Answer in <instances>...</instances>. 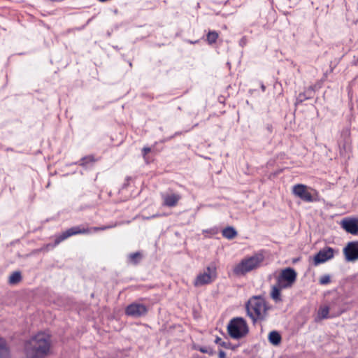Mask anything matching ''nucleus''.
<instances>
[{
    "instance_id": "1",
    "label": "nucleus",
    "mask_w": 358,
    "mask_h": 358,
    "mask_svg": "<svg viewBox=\"0 0 358 358\" xmlns=\"http://www.w3.org/2000/svg\"><path fill=\"white\" fill-rule=\"evenodd\" d=\"M51 347L48 334L40 332L31 338L24 345L27 358H45Z\"/></svg>"
},
{
    "instance_id": "2",
    "label": "nucleus",
    "mask_w": 358,
    "mask_h": 358,
    "mask_svg": "<svg viewBox=\"0 0 358 358\" xmlns=\"http://www.w3.org/2000/svg\"><path fill=\"white\" fill-rule=\"evenodd\" d=\"M247 315L254 323L257 321H265L268 316V310L271 308L264 297L260 296H252L246 303Z\"/></svg>"
},
{
    "instance_id": "3",
    "label": "nucleus",
    "mask_w": 358,
    "mask_h": 358,
    "mask_svg": "<svg viewBox=\"0 0 358 358\" xmlns=\"http://www.w3.org/2000/svg\"><path fill=\"white\" fill-rule=\"evenodd\" d=\"M264 255L257 252L250 257L243 259L234 268L233 272L236 275H244L246 273L259 268L264 261Z\"/></svg>"
},
{
    "instance_id": "4",
    "label": "nucleus",
    "mask_w": 358,
    "mask_h": 358,
    "mask_svg": "<svg viewBox=\"0 0 358 358\" xmlns=\"http://www.w3.org/2000/svg\"><path fill=\"white\" fill-rule=\"evenodd\" d=\"M116 225L117 224H115L113 225L109 224L103 225L100 227H94L90 228L85 227L83 225L74 226L62 232L61 234L56 235L54 245H59L61 242L64 241V240L67 239L68 238L72 236L83 234H90L92 232H96L99 231H104L115 227Z\"/></svg>"
},
{
    "instance_id": "5",
    "label": "nucleus",
    "mask_w": 358,
    "mask_h": 358,
    "mask_svg": "<svg viewBox=\"0 0 358 358\" xmlns=\"http://www.w3.org/2000/svg\"><path fill=\"white\" fill-rule=\"evenodd\" d=\"M229 335L234 339H240L245 336L249 328L246 320L241 317L231 319L227 325Z\"/></svg>"
},
{
    "instance_id": "6",
    "label": "nucleus",
    "mask_w": 358,
    "mask_h": 358,
    "mask_svg": "<svg viewBox=\"0 0 358 358\" xmlns=\"http://www.w3.org/2000/svg\"><path fill=\"white\" fill-rule=\"evenodd\" d=\"M292 193L305 202L313 203L320 201L318 192L303 184L295 185L292 188Z\"/></svg>"
},
{
    "instance_id": "7",
    "label": "nucleus",
    "mask_w": 358,
    "mask_h": 358,
    "mask_svg": "<svg viewBox=\"0 0 358 358\" xmlns=\"http://www.w3.org/2000/svg\"><path fill=\"white\" fill-rule=\"evenodd\" d=\"M217 278V266L214 262H211L204 269L203 273L197 275L194 281L195 287H200L210 284Z\"/></svg>"
},
{
    "instance_id": "8",
    "label": "nucleus",
    "mask_w": 358,
    "mask_h": 358,
    "mask_svg": "<svg viewBox=\"0 0 358 358\" xmlns=\"http://www.w3.org/2000/svg\"><path fill=\"white\" fill-rule=\"evenodd\" d=\"M297 273L291 267L282 269L276 277L277 284L282 288H290L296 280Z\"/></svg>"
},
{
    "instance_id": "9",
    "label": "nucleus",
    "mask_w": 358,
    "mask_h": 358,
    "mask_svg": "<svg viewBox=\"0 0 358 358\" xmlns=\"http://www.w3.org/2000/svg\"><path fill=\"white\" fill-rule=\"evenodd\" d=\"M148 311V309L145 305L137 302L130 303L125 308V314L134 318L144 317Z\"/></svg>"
},
{
    "instance_id": "10",
    "label": "nucleus",
    "mask_w": 358,
    "mask_h": 358,
    "mask_svg": "<svg viewBox=\"0 0 358 358\" xmlns=\"http://www.w3.org/2000/svg\"><path fill=\"white\" fill-rule=\"evenodd\" d=\"M345 260L347 262H354L358 259V241H352L343 249Z\"/></svg>"
},
{
    "instance_id": "11",
    "label": "nucleus",
    "mask_w": 358,
    "mask_h": 358,
    "mask_svg": "<svg viewBox=\"0 0 358 358\" xmlns=\"http://www.w3.org/2000/svg\"><path fill=\"white\" fill-rule=\"evenodd\" d=\"M334 250L330 247H326L320 250L314 257L315 265L324 263L334 257Z\"/></svg>"
},
{
    "instance_id": "12",
    "label": "nucleus",
    "mask_w": 358,
    "mask_h": 358,
    "mask_svg": "<svg viewBox=\"0 0 358 358\" xmlns=\"http://www.w3.org/2000/svg\"><path fill=\"white\" fill-rule=\"evenodd\" d=\"M181 198V195L178 193L171 192L162 194L163 206L170 208L175 207Z\"/></svg>"
},
{
    "instance_id": "13",
    "label": "nucleus",
    "mask_w": 358,
    "mask_h": 358,
    "mask_svg": "<svg viewBox=\"0 0 358 358\" xmlns=\"http://www.w3.org/2000/svg\"><path fill=\"white\" fill-rule=\"evenodd\" d=\"M342 227L348 233L356 235L358 234V219H344L341 223Z\"/></svg>"
},
{
    "instance_id": "14",
    "label": "nucleus",
    "mask_w": 358,
    "mask_h": 358,
    "mask_svg": "<svg viewBox=\"0 0 358 358\" xmlns=\"http://www.w3.org/2000/svg\"><path fill=\"white\" fill-rule=\"evenodd\" d=\"M315 92V87L310 86L303 92L298 94L296 99V105L303 103L304 101L310 99L313 97Z\"/></svg>"
},
{
    "instance_id": "15",
    "label": "nucleus",
    "mask_w": 358,
    "mask_h": 358,
    "mask_svg": "<svg viewBox=\"0 0 358 358\" xmlns=\"http://www.w3.org/2000/svg\"><path fill=\"white\" fill-rule=\"evenodd\" d=\"M10 348L5 338L0 336V358H10Z\"/></svg>"
},
{
    "instance_id": "16",
    "label": "nucleus",
    "mask_w": 358,
    "mask_h": 358,
    "mask_svg": "<svg viewBox=\"0 0 358 358\" xmlns=\"http://www.w3.org/2000/svg\"><path fill=\"white\" fill-rule=\"evenodd\" d=\"M96 162V159L94 158L93 155H88L83 157L80 162H76V164H79L80 166L85 168L90 169L92 168L94 163Z\"/></svg>"
},
{
    "instance_id": "17",
    "label": "nucleus",
    "mask_w": 358,
    "mask_h": 358,
    "mask_svg": "<svg viewBox=\"0 0 358 358\" xmlns=\"http://www.w3.org/2000/svg\"><path fill=\"white\" fill-rule=\"evenodd\" d=\"M329 317V307L327 306H321L318 308L315 321L317 322Z\"/></svg>"
},
{
    "instance_id": "18",
    "label": "nucleus",
    "mask_w": 358,
    "mask_h": 358,
    "mask_svg": "<svg viewBox=\"0 0 358 358\" xmlns=\"http://www.w3.org/2000/svg\"><path fill=\"white\" fill-rule=\"evenodd\" d=\"M285 289V288L280 287L278 284L272 287L271 296L275 303L281 302L282 301L280 291L281 289Z\"/></svg>"
},
{
    "instance_id": "19",
    "label": "nucleus",
    "mask_w": 358,
    "mask_h": 358,
    "mask_svg": "<svg viewBox=\"0 0 358 358\" xmlns=\"http://www.w3.org/2000/svg\"><path fill=\"white\" fill-rule=\"evenodd\" d=\"M268 339L271 344L278 345L280 343L282 337L278 331H272L269 333Z\"/></svg>"
},
{
    "instance_id": "20",
    "label": "nucleus",
    "mask_w": 358,
    "mask_h": 358,
    "mask_svg": "<svg viewBox=\"0 0 358 358\" xmlns=\"http://www.w3.org/2000/svg\"><path fill=\"white\" fill-rule=\"evenodd\" d=\"M222 236L231 240L237 236V231L233 227H227L222 231Z\"/></svg>"
},
{
    "instance_id": "21",
    "label": "nucleus",
    "mask_w": 358,
    "mask_h": 358,
    "mask_svg": "<svg viewBox=\"0 0 358 358\" xmlns=\"http://www.w3.org/2000/svg\"><path fill=\"white\" fill-rule=\"evenodd\" d=\"M142 254L140 252H136L134 253H131L128 256L129 262L134 265L138 264L141 260L142 259Z\"/></svg>"
},
{
    "instance_id": "22",
    "label": "nucleus",
    "mask_w": 358,
    "mask_h": 358,
    "mask_svg": "<svg viewBox=\"0 0 358 358\" xmlns=\"http://www.w3.org/2000/svg\"><path fill=\"white\" fill-rule=\"evenodd\" d=\"M218 38V33L215 31H210L207 36L206 40L210 45L214 44Z\"/></svg>"
},
{
    "instance_id": "23",
    "label": "nucleus",
    "mask_w": 358,
    "mask_h": 358,
    "mask_svg": "<svg viewBox=\"0 0 358 358\" xmlns=\"http://www.w3.org/2000/svg\"><path fill=\"white\" fill-rule=\"evenodd\" d=\"M194 348L202 353L208 354L210 356L213 355L215 353V352L210 347L208 346L197 345L194 346Z\"/></svg>"
},
{
    "instance_id": "24",
    "label": "nucleus",
    "mask_w": 358,
    "mask_h": 358,
    "mask_svg": "<svg viewBox=\"0 0 358 358\" xmlns=\"http://www.w3.org/2000/svg\"><path fill=\"white\" fill-rule=\"evenodd\" d=\"M22 275L20 271H15L13 272L10 278H9V282L10 284H16L19 282L21 280Z\"/></svg>"
},
{
    "instance_id": "25",
    "label": "nucleus",
    "mask_w": 358,
    "mask_h": 358,
    "mask_svg": "<svg viewBox=\"0 0 358 358\" xmlns=\"http://www.w3.org/2000/svg\"><path fill=\"white\" fill-rule=\"evenodd\" d=\"M215 343L222 348H224L226 349H233L231 343L229 341H223L221 338L217 337Z\"/></svg>"
},
{
    "instance_id": "26",
    "label": "nucleus",
    "mask_w": 358,
    "mask_h": 358,
    "mask_svg": "<svg viewBox=\"0 0 358 358\" xmlns=\"http://www.w3.org/2000/svg\"><path fill=\"white\" fill-rule=\"evenodd\" d=\"M331 282L330 276L329 275H324L320 278V284L327 285Z\"/></svg>"
},
{
    "instance_id": "27",
    "label": "nucleus",
    "mask_w": 358,
    "mask_h": 358,
    "mask_svg": "<svg viewBox=\"0 0 358 358\" xmlns=\"http://www.w3.org/2000/svg\"><path fill=\"white\" fill-rule=\"evenodd\" d=\"M160 216H162L161 214L156 213V214H154V215H152L151 216H145L144 215H143L142 217H143V220H150V219L159 217Z\"/></svg>"
},
{
    "instance_id": "28",
    "label": "nucleus",
    "mask_w": 358,
    "mask_h": 358,
    "mask_svg": "<svg viewBox=\"0 0 358 358\" xmlns=\"http://www.w3.org/2000/svg\"><path fill=\"white\" fill-rule=\"evenodd\" d=\"M151 151L150 148L149 147H144L142 150V155L145 157L146 155H148Z\"/></svg>"
},
{
    "instance_id": "29",
    "label": "nucleus",
    "mask_w": 358,
    "mask_h": 358,
    "mask_svg": "<svg viewBox=\"0 0 358 358\" xmlns=\"http://www.w3.org/2000/svg\"><path fill=\"white\" fill-rule=\"evenodd\" d=\"M218 357L219 358H227L226 353L222 350H219Z\"/></svg>"
},
{
    "instance_id": "30",
    "label": "nucleus",
    "mask_w": 358,
    "mask_h": 358,
    "mask_svg": "<svg viewBox=\"0 0 358 358\" xmlns=\"http://www.w3.org/2000/svg\"><path fill=\"white\" fill-rule=\"evenodd\" d=\"M266 129L267 130V131H268V133H272V131H273V126H272V124H267L266 125Z\"/></svg>"
},
{
    "instance_id": "31",
    "label": "nucleus",
    "mask_w": 358,
    "mask_h": 358,
    "mask_svg": "<svg viewBox=\"0 0 358 358\" xmlns=\"http://www.w3.org/2000/svg\"><path fill=\"white\" fill-rule=\"evenodd\" d=\"M260 87H261L262 90L263 92H265V90H266V87H265V85H264V83H261Z\"/></svg>"
},
{
    "instance_id": "32",
    "label": "nucleus",
    "mask_w": 358,
    "mask_h": 358,
    "mask_svg": "<svg viewBox=\"0 0 358 358\" xmlns=\"http://www.w3.org/2000/svg\"><path fill=\"white\" fill-rule=\"evenodd\" d=\"M244 43H245L244 38H242V39L241 40V41H240V44H241V45H243Z\"/></svg>"
},
{
    "instance_id": "33",
    "label": "nucleus",
    "mask_w": 358,
    "mask_h": 358,
    "mask_svg": "<svg viewBox=\"0 0 358 358\" xmlns=\"http://www.w3.org/2000/svg\"><path fill=\"white\" fill-rule=\"evenodd\" d=\"M358 64V57H357V61L355 62V64Z\"/></svg>"
},
{
    "instance_id": "34",
    "label": "nucleus",
    "mask_w": 358,
    "mask_h": 358,
    "mask_svg": "<svg viewBox=\"0 0 358 358\" xmlns=\"http://www.w3.org/2000/svg\"><path fill=\"white\" fill-rule=\"evenodd\" d=\"M179 134H180L179 132H176V133L175 134V136H176V135H179Z\"/></svg>"
}]
</instances>
